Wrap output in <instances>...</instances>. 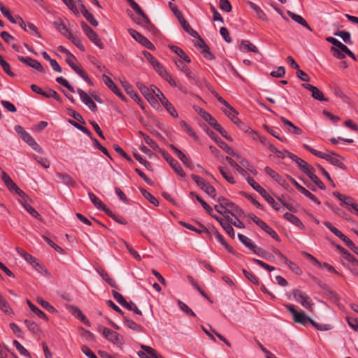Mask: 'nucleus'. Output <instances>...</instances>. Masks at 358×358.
Masks as SVG:
<instances>
[{"mask_svg":"<svg viewBox=\"0 0 358 358\" xmlns=\"http://www.w3.org/2000/svg\"><path fill=\"white\" fill-rule=\"evenodd\" d=\"M303 148L306 150L309 151L313 155H315L319 158L324 159L328 161L332 165H334L342 170H344V171L347 170L346 165L338 158V155H336L335 152H331V154H326L321 151H319L314 148H312L310 146H309L307 144H303Z\"/></svg>","mask_w":358,"mask_h":358,"instance_id":"f257e3e1","label":"nucleus"},{"mask_svg":"<svg viewBox=\"0 0 358 358\" xmlns=\"http://www.w3.org/2000/svg\"><path fill=\"white\" fill-rule=\"evenodd\" d=\"M326 40L336 46L338 49L332 47L331 50L335 52V56L338 59H343L345 57V55L343 52H345L349 57L352 58L353 59H356L355 54L344 44H343L341 41L334 37H327Z\"/></svg>","mask_w":358,"mask_h":358,"instance_id":"f03ea898","label":"nucleus"},{"mask_svg":"<svg viewBox=\"0 0 358 358\" xmlns=\"http://www.w3.org/2000/svg\"><path fill=\"white\" fill-rule=\"evenodd\" d=\"M248 183L256 190L271 206L276 210H280V206L278 203L275 202L274 199L270 196L266 191L259 185L253 178L248 176L246 178Z\"/></svg>","mask_w":358,"mask_h":358,"instance_id":"7ed1b4c3","label":"nucleus"},{"mask_svg":"<svg viewBox=\"0 0 358 358\" xmlns=\"http://www.w3.org/2000/svg\"><path fill=\"white\" fill-rule=\"evenodd\" d=\"M152 91L157 98V99L161 102L163 106L165 108L166 111L173 117H178V114L176 111L174 106L169 101V100L165 97L162 91L155 85H152Z\"/></svg>","mask_w":358,"mask_h":358,"instance_id":"20e7f679","label":"nucleus"},{"mask_svg":"<svg viewBox=\"0 0 358 358\" xmlns=\"http://www.w3.org/2000/svg\"><path fill=\"white\" fill-rule=\"evenodd\" d=\"M287 310L292 315L294 321L296 323L306 326L308 323L311 324V319L308 317L303 311H297L294 306L292 304H287L285 306Z\"/></svg>","mask_w":358,"mask_h":358,"instance_id":"39448f33","label":"nucleus"},{"mask_svg":"<svg viewBox=\"0 0 358 358\" xmlns=\"http://www.w3.org/2000/svg\"><path fill=\"white\" fill-rule=\"evenodd\" d=\"M135 12L141 16V19H138L136 17L132 18L134 22L141 25L149 31H151L152 33L156 31V27L151 22L148 16L144 13V11L141 9V7H139L136 10H135Z\"/></svg>","mask_w":358,"mask_h":358,"instance_id":"423d86ee","label":"nucleus"},{"mask_svg":"<svg viewBox=\"0 0 358 358\" xmlns=\"http://www.w3.org/2000/svg\"><path fill=\"white\" fill-rule=\"evenodd\" d=\"M292 295L294 299L301 306L310 311L313 310L314 303H313L309 296L298 289H294L292 290Z\"/></svg>","mask_w":358,"mask_h":358,"instance_id":"0eeeda50","label":"nucleus"},{"mask_svg":"<svg viewBox=\"0 0 358 358\" xmlns=\"http://www.w3.org/2000/svg\"><path fill=\"white\" fill-rule=\"evenodd\" d=\"M248 217L262 229H263L266 233L270 235L274 240L277 241H280V236L278 234L271 228L265 222L258 217L253 213L248 214Z\"/></svg>","mask_w":358,"mask_h":358,"instance_id":"6e6552de","label":"nucleus"},{"mask_svg":"<svg viewBox=\"0 0 358 358\" xmlns=\"http://www.w3.org/2000/svg\"><path fill=\"white\" fill-rule=\"evenodd\" d=\"M160 152L164 159L169 164L171 167L174 170V171L181 178H185L186 174L183 169H182L180 164L167 151L165 150H160Z\"/></svg>","mask_w":358,"mask_h":358,"instance_id":"1a4fd4ad","label":"nucleus"},{"mask_svg":"<svg viewBox=\"0 0 358 358\" xmlns=\"http://www.w3.org/2000/svg\"><path fill=\"white\" fill-rule=\"evenodd\" d=\"M81 27L87 38L100 49H103L104 45L98 34L84 21L81 22Z\"/></svg>","mask_w":358,"mask_h":358,"instance_id":"9d476101","label":"nucleus"},{"mask_svg":"<svg viewBox=\"0 0 358 358\" xmlns=\"http://www.w3.org/2000/svg\"><path fill=\"white\" fill-rule=\"evenodd\" d=\"M75 61H76V58L73 54L68 56L66 59V62L71 66V68L84 80H85L90 85L92 86L94 83L92 81V80L89 78L87 74L82 69H80L74 64Z\"/></svg>","mask_w":358,"mask_h":358,"instance_id":"9b49d317","label":"nucleus"},{"mask_svg":"<svg viewBox=\"0 0 358 358\" xmlns=\"http://www.w3.org/2000/svg\"><path fill=\"white\" fill-rule=\"evenodd\" d=\"M129 34L131 36L134 38L137 42L140 44L145 47L146 48L153 50L155 49V45L144 36H143L141 33L138 32L136 30L129 28L128 29Z\"/></svg>","mask_w":358,"mask_h":358,"instance_id":"f8f14e48","label":"nucleus"},{"mask_svg":"<svg viewBox=\"0 0 358 358\" xmlns=\"http://www.w3.org/2000/svg\"><path fill=\"white\" fill-rule=\"evenodd\" d=\"M102 329V334L104 337L115 344L122 345L123 343V337L116 331H112L111 329L106 327H99V330Z\"/></svg>","mask_w":358,"mask_h":358,"instance_id":"ddd939ff","label":"nucleus"},{"mask_svg":"<svg viewBox=\"0 0 358 358\" xmlns=\"http://www.w3.org/2000/svg\"><path fill=\"white\" fill-rule=\"evenodd\" d=\"M217 201V202H222V205L226 206L228 210H231V213H234L236 217H242L244 215V212L241 208L224 196L218 197Z\"/></svg>","mask_w":358,"mask_h":358,"instance_id":"4468645a","label":"nucleus"},{"mask_svg":"<svg viewBox=\"0 0 358 358\" xmlns=\"http://www.w3.org/2000/svg\"><path fill=\"white\" fill-rule=\"evenodd\" d=\"M121 83L128 95L134 99L142 109H144V102L139 98L137 93L134 90L132 85L129 83L127 80H122Z\"/></svg>","mask_w":358,"mask_h":358,"instance_id":"2eb2a0df","label":"nucleus"},{"mask_svg":"<svg viewBox=\"0 0 358 358\" xmlns=\"http://www.w3.org/2000/svg\"><path fill=\"white\" fill-rule=\"evenodd\" d=\"M175 64L176 65V66L182 72H184L186 75V76L189 78V79H192L196 85L198 86H201V81L197 79L194 76V74L192 73V71H190V69L187 67V66L184 63V61L181 60V59H176L175 60Z\"/></svg>","mask_w":358,"mask_h":358,"instance_id":"dca6fc26","label":"nucleus"},{"mask_svg":"<svg viewBox=\"0 0 358 358\" xmlns=\"http://www.w3.org/2000/svg\"><path fill=\"white\" fill-rule=\"evenodd\" d=\"M17 59L23 64H26L27 66L36 69L38 71L41 73H45V70L41 64L34 59H32L29 57H24L23 56L18 55Z\"/></svg>","mask_w":358,"mask_h":358,"instance_id":"f3484780","label":"nucleus"},{"mask_svg":"<svg viewBox=\"0 0 358 358\" xmlns=\"http://www.w3.org/2000/svg\"><path fill=\"white\" fill-rule=\"evenodd\" d=\"M103 80L105 83V85L117 96H119L122 101L127 102V99L126 96L121 92L120 89L117 87V85L114 83V82L112 80V79L106 76L103 75Z\"/></svg>","mask_w":358,"mask_h":358,"instance_id":"a211bd4d","label":"nucleus"},{"mask_svg":"<svg viewBox=\"0 0 358 358\" xmlns=\"http://www.w3.org/2000/svg\"><path fill=\"white\" fill-rule=\"evenodd\" d=\"M77 93L79 94L81 101L88 106V108L92 111H97V106L94 103V101L92 99V98L83 90L78 89Z\"/></svg>","mask_w":358,"mask_h":358,"instance_id":"6ab92c4d","label":"nucleus"},{"mask_svg":"<svg viewBox=\"0 0 358 358\" xmlns=\"http://www.w3.org/2000/svg\"><path fill=\"white\" fill-rule=\"evenodd\" d=\"M333 195L342 202V205H345L346 207L351 206L352 209L358 213V205L354 202L351 197L342 194L338 192H334Z\"/></svg>","mask_w":358,"mask_h":358,"instance_id":"aec40b11","label":"nucleus"},{"mask_svg":"<svg viewBox=\"0 0 358 358\" xmlns=\"http://www.w3.org/2000/svg\"><path fill=\"white\" fill-rule=\"evenodd\" d=\"M301 85L305 89L311 92V95L313 98H314L315 99L320 101H328V99L324 97L323 92L321 90H320L317 87L306 83L302 84Z\"/></svg>","mask_w":358,"mask_h":358,"instance_id":"412c9836","label":"nucleus"},{"mask_svg":"<svg viewBox=\"0 0 358 358\" xmlns=\"http://www.w3.org/2000/svg\"><path fill=\"white\" fill-rule=\"evenodd\" d=\"M224 113L236 124L241 129L245 132H248L250 128L245 125L243 122H242L238 117L236 116L238 113H236L227 110H223Z\"/></svg>","mask_w":358,"mask_h":358,"instance_id":"4be33fe9","label":"nucleus"},{"mask_svg":"<svg viewBox=\"0 0 358 358\" xmlns=\"http://www.w3.org/2000/svg\"><path fill=\"white\" fill-rule=\"evenodd\" d=\"M212 217H213L215 220H216L222 226L223 229L226 231V233L233 239L235 238V232L234 229L231 225L230 222H225L224 219L222 217L217 216V215L214 214L212 215Z\"/></svg>","mask_w":358,"mask_h":358,"instance_id":"5701e85b","label":"nucleus"},{"mask_svg":"<svg viewBox=\"0 0 358 358\" xmlns=\"http://www.w3.org/2000/svg\"><path fill=\"white\" fill-rule=\"evenodd\" d=\"M170 148L175 152L178 158L183 163V164L187 167L192 169L193 165L190 159L176 146L174 145H170Z\"/></svg>","mask_w":358,"mask_h":358,"instance_id":"b1692460","label":"nucleus"},{"mask_svg":"<svg viewBox=\"0 0 358 358\" xmlns=\"http://www.w3.org/2000/svg\"><path fill=\"white\" fill-rule=\"evenodd\" d=\"M198 47L201 49V54L204 58L208 60H213L215 59V55L210 52L209 46L205 43L204 40L201 37L199 39Z\"/></svg>","mask_w":358,"mask_h":358,"instance_id":"393cba45","label":"nucleus"},{"mask_svg":"<svg viewBox=\"0 0 358 358\" xmlns=\"http://www.w3.org/2000/svg\"><path fill=\"white\" fill-rule=\"evenodd\" d=\"M280 118L288 132L295 135H301L302 134V129L295 126L292 122L282 116H281Z\"/></svg>","mask_w":358,"mask_h":358,"instance_id":"a878e982","label":"nucleus"},{"mask_svg":"<svg viewBox=\"0 0 358 358\" xmlns=\"http://www.w3.org/2000/svg\"><path fill=\"white\" fill-rule=\"evenodd\" d=\"M218 203L219 204L214 206L215 210L220 214L222 215L229 222H231L232 218L229 215H231L234 217H236V215L234 213H231V210H228L226 206H223L222 205V202Z\"/></svg>","mask_w":358,"mask_h":358,"instance_id":"bb28decb","label":"nucleus"},{"mask_svg":"<svg viewBox=\"0 0 358 358\" xmlns=\"http://www.w3.org/2000/svg\"><path fill=\"white\" fill-rule=\"evenodd\" d=\"M180 24H181L182 29L188 33L191 36L199 39L201 38L200 35L198 34L196 31L193 29L187 21L185 19L184 16L182 18L178 19Z\"/></svg>","mask_w":358,"mask_h":358,"instance_id":"cd10ccee","label":"nucleus"},{"mask_svg":"<svg viewBox=\"0 0 358 358\" xmlns=\"http://www.w3.org/2000/svg\"><path fill=\"white\" fill-rule=\"evenodd\" d=\"M265 173L268 175L272 179H273L276 182H278L281 186H285L286 184V181L283 179L276 171L272 169L269 166H266L264 168Z\"/></svg>","mask_w":358,"mask_h":358,"instance_id":"c85d7f7f","label":"nucleus"},{"mask_svg":"<svg viewBox=\"0 0 358 358\" xmlns=\"http://www.w3.org/2000/svg\"><path fill=\"white\" fill-rule=\"evenodd\" d=\"M212 231L213 232V234L218 240V241L225 248V249L229 253L232 255L236 254L233 248L227 243L224 237L220 234V233L217 231V229L215 227H212Z\"/></svg>","mask_w":358,"mask_h":358,"instance_id":"c756f323","label":"nucleus"},{"mask_svg":"<svg viewBox=\"0 0 358 358\" xmlns=\"http://www.w3.org/2000/svg\"><path fill=\"white\" fill-rule=\"evenodd\" d=\"M97 272L103 278V280H105L110 287L115 289L118 288V285H117L116 282L110 276L108 273L105 269L99 268L97 269Z\"/></svg>","mask_w":358,"mask_h":358,"instance_id":"7c9ffc66","label":"nucleus"},{"mask_svg":"<svg viewBox=\"0 0 358 358\" xmlns=\"http://www.w3.org/2000/svg\"><path fill=\"white\" fill-rule=\"evenodd\" d=\"M239 49L241 52H252L255 53L259 52L258 48L248 40H243L241 42Z\"/></svg>","mask_w":358,"mask_h":358,"instance_id":"2f4dec72","label":"nucleus"},{"mask_svg":"<svg viewBox=\"0 0 358 358\" xmlns=\"http://www.w3.org/2000/svg\"><path fill=\"white\" fill-rule=\"evenodd\" d=\"M123 323L126 327L132 329L134 331H136V332H142L143 331V329L141 325L138 324L136 322H135L132 320H130L127 316L123 317Z\"/></svg>","mask_w":358,"mask_h":358,"instance_id":"473e14b6","label":"nucleus"},{"mask_svg":"<svg viewBox=\"0 0 358 358\" xmlns=\"http://www.w3.org/2000/svg\"><path fill=\"white\" fill-rule=\"evenodd\" d=\"M287 14L294 21L299 23L301 26L306 27L308 30L312 31V29L302 16L297 15L294 13H292L289 10L287 11Z\"/></svg>","mask_w":358,"mask_h":358,"instance_id":"72a5a7b5","label":"nucleus"},{"mask_svg":"<svg viewBox=\"0 0 358 358\" xmlns=\"http://www.w3.org/2000/svg\"><path fill=\"white\" fill-rule=\"evenodd\" d=\"M57 177L59 178L65 185L70 187H76V182L73 178L68 173H57Z\"/></svg>","mask_w":358,"mask_h":358,"instance_id":"f704fd0d","label":"nucleus"},{"mask_svg":"<svg viewBox=\"0 0 358 358\" xmlns=\"http://www.w3.org/2000/svg\"><path fill=\"white\" fill-rule=\"evenodd\" d=\"M169 48L176 54H177L184 62L187 63L191 62L190 57L182 50L180 48L174 45H169Z\"/></svg>","mask_w":358,"mask_h":358,"instance_id":"c9c22d12","label":"nucleus"},{"mask_svg":"<svg viewBox=\"0 0 358 358\" xmlns=\"http://www.w3.org/2000/svg\"><path fill=\"white\" fill-rule=\"evenodd\" d=\"M283 217L287 221L290 222L292 224L298 227L299 228L301 229H304V225L302 222L294 215L287 212L284 214Z\"/></svg>","mask_w":358,"mask_h":358,"instance_id":"e433bc0d","label":"nucleus"},{"mask_svg":"<svg viewBox=\"0 0 358 358\" xmlns=\"http://www.w3.org/2000/svg\"><path fill=\"white\" fill-rule=\"evenodd\" d=\"M208 90L213 94V96L217 99V101L229 108V110L236 113V110L227 101H225L219 94L213 88V87L209 86Z\"/></svg>","mask_w":358,"mask_h":358,"instance_id":"4c0bfd02","label":"nucleus"},{"mask_svg":"<svg viewBox=\"0 0 358 358\" xmlns=\"http://www.w3.org/2000/svg\"><path fill=\"white\" fill-rule=\"evenodd\" d=\"M88 195L95 207L105 213L106 209H108L106 205L94 194L90 192Z\"/></svg>","mask_w":358,"mask_h":358,"instance_id":"58836bf2","label":"nucleus"},{"mask_svg":"<svg viewBox=\"0 0 358 358\" xmlns=\"http://www.w3.org/2000/svg\"><path fill=\"white\" fill-rule=\"evenodd\" d=\"M299 169L302 171L304 173H306L307 176L312 171H315L314 168L310 165L308 163H307L306 161L302 159L301 158H299V161L296 162Z\"/></svg>","mask_w":358,"mask_h":358,"instance_id":"ea45409f","label":"nucleus"},{"mask_svg":"<svg viewBox=\"0 0 358 358\" xmlns=\"http://www.w3.org/2000/svg\"><path fill=\"white\" fill-rule=\"evenodd\" d=\"M264 129L273 137L280 140L281 142H286L287 139L285 137L280 136V130L278 128L270 127L266 124L264 125Z\"/></svg>","mask_w":358,"mask_h":358,"instance_id":"a19ab883","label":"nucleus"},{"mask_svg":"<svg viewBox=\"0 0 358 358\" xmlns=\"http://www.w3.org/2000/svg\"><path fill=\"white\" fill-rule=\"evenodd\" d=\"M225 159L228 162V163L234 168L238 173H240L243 177H248L249 176L248 174L247 171H245L244 169H243L241 166H240L232 158H231L229 156H227Z\"/></svg>","mask_w":358,"mask_h":358,"instance_id":"79ce46f5","label":"nucleus"},{"mask_svg":"<svg viewBox=\"0 0 358 358\" xmlns=\"http://www.w3.org/2000/svg\"><path fill=\"white\" fill-rule=\"evenodd\" d=\"M53 25L66 38L71 34L62 20L55 21Z\"/></svg>","mask_w":358,"mask_h":358,"instance_id":"37998d69","label":"nucleus"},{"mask_svg":"<svg viewBox=\"0 0 358 358\" xmlns=\"http://www.w3.org/2000/svg\"><path fill=\"white\" fill-rule=\"evenodd\" d=\"M190 195L194 196L196 199L201 203L202 207L206 210L207 213L212 217L213 215V210L211 206H210L204 200H203L201 196L197 195L195 192H191Z\"/></svg>","mask_w":358,"mask_h":358,"instance_id":"c03bdc74","label":"nucleus"},{"mask_svg":"<svg viewBox=\"0 0 358 358\" xmlns=\"http://www.w3.org/2000/svg\"><path fill=\"white\" fill-rule=\"evenodd\" d=\"M15 250L30 265H32V264L35 262L36 258L32 256L31 254L26 252L24 250L20 248H16Z\"/></svg>","mask_w":358,"mask_h":358,"instance_id":"a18cd8bd","label":"nucleus"},{"mask_svg":"<svg viewBox=\"0 0 358 358\" xmlns=\"http://www.w3.org/2000/svg\"><path fill=\"white\" fill-rule=\"evenodd\" d=\"M1 179L10 191H13V189L16 187L17 185L4 171L1 172Z\"/></svg>","mask_w":358,"mask_h":358,"instance_id":"49530a36","label":"nucleus"},{"mask_svg":"<svg viewBox=\"0 0 358 358\" xmlns=\"http://www.w3.org/2000/svg\"><path fill=\"white\" fill-rule=\"evenodd\" d=\"M1 179L10 191H13V189L16 187L17 185L4 171L1 172Z\"/></svg>","mask_w":358,"mask_h":358,"instance_id":"de8ad7c7","label":"nucleus"},{"mask_svg":"<svg viewBox=\"0 0 358 358\" xmlns=\"http://www.w3.org/2000/svg\"><path fill=\"white\" fill-rule=\"evenodd\" d=\"M20 203L31 216L39 220H41V215L31 205H29L27 201H20Z\"/></svg>","mask_w":358,"mask_h":358,"instance_id":"09e8293b","label":"nucleus"},{"mask_svg":"<svg viewBox=\"0 0 358 358\" xmlns=\"http://www.w3.org/2000/svg\"><path fill=\"white\" fill-rule=\"evenodd\" d=\"M27 303L29 308L34 312L36 315H38L40 318L44 319L45 320H48V317L44 312L40 310L37 306L34 305L29 299L27 300Z\"/></svg>","mask_w":358,"mask_h":358,"instance_id":"8fccbe9b","label":"nucleus"},{"mask_svg":"<svg viewBox=\"0 0 358 358\" xmlns=\"http://www.w3.org/2000/svg\"><path fill=\"white\" fill-rule=\"evenodd\" d=\"M250 8L256 13L258 17L264 21H268L266 13L262 10V8L253 2H250Z\"/></svg>","mask_w":358,"mask_h":358,"instance_id":"3c124183","label":"nucleus"},{"mask_svg":"<svg viewBox=\"0 0 358 358\" xmlns=\"http://www.w3.org/2000/svg\"><path fill=\"white\" fill-rule=\"evenodd\" d=\"M334 34L341 37L343 41L348 45H352L353 43L352 41L351 40L350 33L348 31H338Z\"/></svg>","mask_w":358,"mask_h":358,"instance_id":"603ef678","label":"nucleus"},{"mask_svg":"<svg viewBox=\"0 0 358 358\" xmlns=\"http://www.w3.org/2000/svg\"><path fill=\"white\" fill-rule=\"evenodd\" d=\"M0 309L3 311L5 313L10 315L13 314V312L10 308L8 303L6 300V299L2 296L0 293Z\"/></svg>","mask_w":358,"mask_h":358,"instance_id":"864d4df0","label":"nucleus"},{"mask_svg":"<svg viewBox=\"0 0 358 358\" xmlns=\"http://www.w3.org/2000/svg\"><path fill=\"white\" fill-rule=\"evenodd\" d=\"M152 66L160 76L164 78H168L169 73L158 61L155 62V63L152 64Z\"/></svg>","mask_w":358,"mask_h":358,"instance_id":"5fc2aeb1","label":"nucleus"},{"mask_svg":"<svg viewBox=\"0 0 358 358\" xmlns=\"http://www.w3.org/2000/svg\"><path fill=\"white\" fill-rule=\"evenodd\" d=\"M43 96L47 98H53L59 102L62 101L61 96L55 90L52 89H46L43 93Z\"/></svg>","mask_w":358,"mask_h":358,"instance_id":"6e6d98bb","label":"nucleus"},{"mask_svg":"<svg viewBox=\"0 0 358 358\" xmlns=\"http://www.w3.org/2000/svg\"><path fill=\"white\" fill-rule=\"evenodd\" d=\"M315 171H312L308 176L309 178L322 190L326 189V186L320 180V179L315 174Z\"/></svg>","mask_w":358,"mask_h":358,"instance_id":"4d7b16f0","label":"nucleus"},{"mask_svg":"<svg viewBox=\"0 0 358 358\" xmlns=\"http://www.w3.org/2000/svg\"><path fill=\"white\" fill-rule=\"evenodd\" d=\"M21 138L24 142H26L29 146H31L34 150H37L38 145L28 132L24 134V136Z\"/></svg>","mask_w":358,"mask_h":358,"instance_id":"13d9d810","label":"nucleus"},{"mask_svg":"<svg viewBox=\"0 0 358 358\" xmlns=\"http://www.w3.org/2000/svg\"><path fill=\"white\" fill-rule=\"evenodd\" d=\"M67 39L71 41L80 51H85L84 45L82 44L80 39L77 36H74L73 34H69Z\"/></svg>","mask_w":358,"mask_h":358,"instance_id":"bf43d9fd","label":"nucleus"},{"mask_svg":"<svg viewBox=\"0 0 358 358\" xmlns=\"http://www.w3.org/2000/svg\"><path fill=\"white\" fill-rule=\"evenodd\" d=\"M0 10L3 16L6 17L11 23L17 24L16 20L13 17L10 10L2 3H0Z\"/></svg>","mask_w":358,"mask_h":358,"instance_id":"052dcab7","label":"nucleus"},{"mask_svg":"<svg viewBox=\"0 0 358 358\" xmlns=\"http://www.w3.org/2000/svg\"><path fill=\"white\" fill-rule=\"evenodd\" d=\"M140 191L143 196L150 201L152 204H153L155 206H159V201L158 200L152 196L150 192H148L147 190H145L143 188H140Z\"/></svg>","mask_w":358,"mask_h":358,"instance_id":"680f3d73","label":"nucleus"},{"mask_svg":"<svg viewBox=\"0 0 358 358\" xmlns=\"http://www.w3.org/2000/svg\"><path fill=\"white\" fill-rule=\"evenodd\" d=\"M24 324L28 329L34 334H38L40 332V329L38 324L30 320H25Z\"/></svg>","mask_w":358,"mask_h":358,"instance_id":"e2e57ef3","label":"nucleus"},{"mask_svg":"<svg viewBox=\"0 0 358 358\" xmlns=\"http://www.w3.org/2000/svg\"><path fill=\"white\" fill-rule=\"evenodd\" d=\"M238 238L239 239V241L248 249H250L251 250V249H252V248H254V245H255L251 239H250L248 237H247L246 236L243 235V234H238Z\"/></svg>","mask_w":358,"mask_h":358,"instance_id":"0e129e2a","label":"nucleus"},{"mask_svg":"<svg viewBox=\"0 0 358 358\" xmlns=\"http://www.w3.org/2000/svg\"><path fill=\"white\" fill-rule=\"evenodd\" d=\"M105 213L116 222L124 225L127 224V222L123 217L115 215L109 208L106 209Z\"/></svg>","mask_w":358,"mask_h":358,"instance_id":"69168bd1","label":"nucleus"},{"mask_svg":"<svg viewBox=\"0 0 358 358\" xmlns=\"http://www.w3.org/2000/svg\"><path fill=\"white\" fill-rule=\"evenodd\" d=\"M203 119L206 121L213 129H215L219 123L209 113H202Z\"/></svg>","mask_w":358,"mask_h":358,"instance_id":"338daca9","label":"nucleus"},{"mask_svg":"<svg viewBox=\"0 0 358 358\" xmlns=\"http://www.w3.org/2000/svg\"><path fill=\"white\" fill-rule=\"evenodd\" d=\"M141 349L151 356L150 358H164L161 355L157 353L155 350L148 345H141Z\"/></svg>","mask_w":358,"mask_h":358,"instance_id":"774afa93","label":"nucleus"}]
</instances>
